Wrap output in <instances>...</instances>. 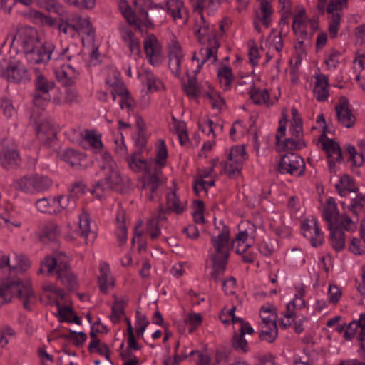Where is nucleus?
Masks as SVG:
<instances>
[{
    "instance_id": "nucleus-1",
    "label": "nucleus",
    "mask_w": 365,
    "mask_h": 365,
    "mask_svg": "<svg viewBox=\"0 0 365 365\" xmlns=\"http://www.w3.org/2000/svg\"><path fill=\"white\" fill-rule=\"evenodd\" d=\"M215 232L211 237L215 253L212 255L211 278L217 282L224 274L230 256V229L222 221H215Z\"/></svg>"
},
{
    "instance_id": "nucleus-2",
    "label": "nucleus",
    "mask_w": 365,
    "mask_h": 365,
    "mask_svg": "<svg viewBox=\"0 0 365 365\" xmlns=\"http://www.w3.org/2000/svg\"><path fill=\"white\" fill-rule=\"evenodd\" d=\"M25 56L31 63H46L52 58L55 46L51 43H42L36 29L29 27L19 34Z\"/></svg>"
},
{
    "instance_id": "nucleus-3",
    "label": "nucleus",
    "mask_w": 365,
    "mask_h": 365,
    "mask_svg": "<svg viewBox=\"0 0 365 365\" xmlns=\"http://www.w3.org/2000/svg\"><path fill=\"white\" fill-rule=\"evenodd\" d=\"M46 267L47 275L56 274V279L68 289H74L78 285L76 276L69 264V257L61 252H54L52 256H46L41 263L38 274L44 272Z\"/></svg>"
},
{
    "instance_id": "nucleus-4",
    "label": "nucleus",
    "mask_w": 365,
    "mask_h": 365,
    "mask_svg": "<svg viewBox=\"0 0 365 365\" xmlns=\"http://www.w3.org/2000/svg\"><path fill=\"white\" fill-rule=\"evenodd\" d=\"M168 151L164 140H160L157 148L156 158L150 162L148 174L143 177L142 190L149 200L158 197V190L163 184L162 168L165 165Z\"/></svg>"
},
{
    "instance_id": "nucleus-5",
    "label": "nucleus",
    "mask_w": 365,
    "mask_h": 365,
    "mask_svg": "<svg viewBox=\"0 0 365 365\" xmlns=\"http://www.w3.org/2000/svg\"><path fill=\"white\" fill-rule=\"evenodd\" d=\"M14 296L20 300L26 309L31 310L36 296L29 282L7 279L0 282V307L11 302Z\"/></svg>"
},
{
    "instance_id": "nucleus-6",
    "label": "nucleus",
    "mask_w": 365,
    "mask_h": 365,
    "mask_svg": "<svg viewBox=\"0 0 365 365\" xmlns=\"http://www.w3.org/2000/svg\"><path fill=\"white\" fill-rule=\"evenodd\" d=\"M100 168L103 173L104 183L98 181L92 190V193L99 199L109 191L115 190L122 182L117 165L110 153L105 152L102 154Z\"/></svg>"
},
{
    "instance_id": "nucleus-7",
    "label": "nucleus",
    "mask_w": 365,
    "mask_h": 365,
    "mask_svg": "<svg viewBox=\"0 0 365 365\" xmlns=\"http://www.w3.org/2000/svg\"><path fill=\"white\" fill-rule=\"evenodd\" d=\"M198 40L201 43H205V41H207V46L202 48L200 51V53L204 56V58L202 62L198 64L197 70L195 73L200 72L203 64L212 57L214 58V61H217V53L220 47V43L215 37L214 29L210 28L208 24L205 23L202 26H200L197 30Z\"/></svg>"
},
{
    "instance_id": "nucleus-8",
    "label": "nucleus",
    "mask_w": 365,
    "mask_h": 365,
    "mask_svg": "<svg viewBox=\"0 0 365 365\" xmlns=\"http://www.w3.org/2000/svg\"><path fill=\"white\" fill-rule=\"evenodd\" d=\"M277 170L281 174H289L299 177L304 173L305 164L303 158L299 155L294 153H289L281 157Z\"/></svg>"
},
{
    "instance_id": "nucleus-9",
    "label": "nucleus",
    "mask_w": 365,
    "mask_h": 365,
    "mask_svg": "<svg viewBox=\"0 0 365 365\" xmlns=\"http://www.w3.org/2000/svg\"><path fill=\"white\" fill-rule=\"evenodd\" d=\"M245 155L244 146H234L231 148L227 160L223 163L224 171L229 178H233L240 175Z\"/></svg>"
},
{
    "instance_id": "nucleus-10",
    "label": "nucleus",
    "mask_w": 365,
    "mask_h": 365,
    "mask_svg": "<svg viewBox=\"0 0 365 365\" xmlns=\"http://www.w3.org/2000/svg\"><path fill=\"white\" fill-rule=\"evenodd\" d=\"M344 336L346 340L356 336L360 343L359 350L360 356L365 360V313L361 314L358 320L349 323L344 331Z\"/></svg>"
},
{
    "instance_id": "nucleus-11",
    "label": "nucleus",
    "mask_w": 365,
    "mask_h": 365,
    "mask_svg": "<svg viewBox=\"0 0 365 365\" xmlns=\"http://www.w3.org/2000/svg\"><path fill=\"white\" fill-rule=\"evenodd\" d=\"M287 120L283 122L280 120L279 126L276 134L277 146L281 147L284 150H299L307 146L304 139H298L294 137H289L284 140L281 138L285 135Z\"/></svg>"
},
{
    "instance_id": "nucleus-12",
    "label": "nucleus",
    "mask_w": 365,
    "mask_h": 365,
    "mask_svg": "<svg viewBox=\"0 0 365 365\" xmlns=\"http://www.w3.org/2000/svg\"><path fill=\"white\" fill-rule=\"evenodd\" d=\"M302 230L305 237L309 238L313 247H318L322 245L324 235L321 232L317 220L314 217L304 220L302 224Z\"/></svg>"
},
{
    "instance_id": "nucleus-13",
    "label": "nucleus",
    "mask_w": 365,
    "mask_h": 365,
    "mask_svg": "<svg viewBox=\"0 0 365 365\" xmlns=\"http://www.w3.org/2000/svg\"><path fill=\"white\" fill-rule=\"evenodd\" d=\"M338 122L346 128H351L356 122V118L350 108L349 99L341 96L335 106Z\"/></svg>"
},
{
    "instance_id": "nucleus-14",
    "label": "nucleus",
    "mask_w": 365,
    "mask_h": 365,
    "mask_svg": "<svg viewBox=\"0 0 365 365\" xmlns=\"http://www.w3.org/2000/svg\"><path fill=\"white\" fill-rule=\"evenodd\" d=\"M144 50L149 62L154 66L162 63L161 46L154 35H150L143 42Z\"/></svg>"
},
{
    "instance_id": "nucleus-15",
    "label": "nucleus",
    "mask_w": 365,
    "mask_h": 365,
    "mask_svg": "<svg viewBox=\"0 0 365 365\" xmlns=\"http://www.w3.org/2000/svg\"><path fill=\"white\" fill-rule=\"evenodd\" d=\"M7 80L16 83H26L30 81L29 73L21 61H16L8 65L4 72Z\"/></svg>"
},
{
    "instance_id": "nucleus-16",
    "label": "nucleus",
    "mask_w": 365,
    "mask_h": 365,
    "mask_svg": "<svg viewBox=\"0 0 365 365\" xmlns=\"http://www.w3.org/2000/svg\"><path fill=\"white\" fill-rule=\"evenodd\" d=\"M20 162V155L14 144L4 146L0 150V164L5 169L16 168Z\"/></svg>"
},
{
    "instance_id": "nucleus-17",
    "label": "nucleus",
    "mask_w": 365,
    "mask_h": 365,
    "mask_svg": "<svg viewBox=\"0 0 365 365\" xmlns=\"http://www.w3.org/2000/svg\"><path fill=\"white\" fill-rule=\"evenodd\" d=\"M169 68L172 73L176 76L181 73V62L184 55L180 44L175 40L171 41L169 44Z\"/></svg>"
},
{
    "instance_id": "nucleus-18",
    "label": "nucleus",
    "mask_w": 365,
    "mask_h": 365,
    "mask_svg": "<svg viewBox=\"0 0 365 365\" xmlns=\"http://www.w3.org/2000/svg\"><path fill=\"white\" fill-rule=\"evenodd\" d=\"M339 216L334 199L329 197L324 205L322 212V217L328 223L329 229L339 227V221L337 219Z\"/></svg>"
},
{
    "instance_id": "nucleus-19",
    "label": "nucleus",
    "mask_w": 365,
    "mask_h": 365,
    "mask_svg": "<svg viewBox=\"0 0 365 365\" xmlns=\"http://www.w3.org/2000/svg\"><path fill=\"white\" fill-rule=\"evenodd\" d=\"M36 135L43 145L50 147L56 138V133L50 122L43 120L36 128Z\"/></svg>"
},
{
    "instance_id": "nucleus-20",
    "label": "nucleus",
    "mask_w": 365,
    "mask_h": 365,
    "mask_svg": "<svg viewBox=\"0 0 365 365\" xmlns=\"http://www.w3.org/2000/svg\"><path fill=\"white\" fill-rule=\"evenodd\" d=\"M79 72L70 65H63L56 71L57 80L64 86H71L76 83Z\"/></svg>"
},
{
    "instance_id": "nucleus-21",
    "label": "nucleus",
    "mask_w": 365,
    "mask_h": 365,
    "mask_svg": "<svg viewBox=\"0 0 365 365\" xmlns=\"http://www.w3.org/2000/svg\"><path fill=\"white\" fill-rule=\"evenodd\" d=\"M121 37L129 48L131 54L140 56L141 53L140 40L135 34L128 27L122 26L120 29Z\"/></svg>"
},
{
    "instance_id": "nucleus-22",
    "label": "nucleus",
    "mask_w": 365,
    "mask_h": 365,
    "mask_svg": "<svg viewBox=\"0 0 365 365\" xmlns=\"http://www.w3.org/2000/svg\"><path fill=\"white\" fill-rule=\"evenodd\" d=\"M305 9H302L294 16L292 29L295 34L302 38H309V19H307Z\"/></svg>"
},
{
    "instance_id": "nucleus-23",
    "label": "nucleus",
    "mask_w": 365,
    "mask_h": 365,
    "mask_svg": "<svg viewBox=\"0 0 365 365\" xmlns=\"http://www.w3.org/2000/svg\"><path fill=\"white\" fill-rule=\"evenodd\" d=\"M36 77L34 81L35 90L34 93L50 95V91L55 87V82L48 79L44 75L40 73L38 69L35 70Z\"/></svg>"
},
{
    "instance_id": "nucleus-24",
    "label": "nucleus",
    "mask_w": 365,
    "mask_h": 365,
    "mask_svg": "<svg viewBox=\"0 0 365 365\" xmlns=\"http://www.w3.org/2000/svg\"><path fill=\"white\" fill-rule=\"evenodd\" d=\"M329 79L326 75L320 74L316 76L314 87V94L319 101H325L329 96Z\"/></svg>"
},
{
    "instance_id": "nucleus-25",
    "label": "nucleus",
    "mask_w": 365,
    "mask_h": 365,
    "mask_svg": "<svg viewBox=\"0 0 365 365\" xmlns=\"http://www.w3.org/2000/svg\"><path fill=\"white\" fill-rule=\"evenodd\" d=\"M79 233L84 237L86 244L92 242L96 238V234L90 229V217L86 212H83L79 216L78 222Z\"/></svg>"
},
{
    "instance_id": "nucleus-26",
    "label": "nucleus",
    "mask_w": 365,
    "mask_h": 365,
    "mask_svg": "<svg viewBox=\"0 0 365 365\" xmlns=\"http://www.w3.org/2000/svg\"><path fill=\"white\" fill-rule=\"evenodd\" d=\"M168 13L173 17L175 21L183 19L187 21V12L184 8V4L180 0H170L167 3Z\"/></svg>"
},
{
    "instance_id": "nucleus-27",
    "label": "nucleus",
    "mask_w": 365,
    "mask_h": 365,
    "mask_svg": "<svg viewBox=\"0 0 365 365\" xmlns=\"http://www.w3.org/2000/svg\"><path fill=\"white\" fill-rule=\"evenodd\" d=\"M76 19L77 33L82 35V42L84 43L86 38H93L95 31L88 19L83 18L80 15L75 14Z\"/></svg>"
},
{
    "instance_id": "nucleus-28",
    "label": "nucleus",
    "mask_w": 365,
    "mask_h": 365,
    "mask_svg": "<svg viewBox=\"0 0 365 365\" xmlns=\"http://www.w3.org/2000/svg\"><path fill=\"white\" fill-rule=\"evenodd\" d=\"M98 285L100 290L103 293H107L108 289L114 285L113 279L110 276L109 266L106 263H102L100 265Z\"/></svg>"
},
{
    "instance_id": "nucleus-29",
    "label": "nucleus",
    "mask_w": 365,
    "mask_h": 365,
    "mask_svg": "<svg viewBox=\"0 0 365 365\" xmlns=\"http://www.w3.org/2000/svg\"><path fill=\"white\" fill-rule=\"evenodd\" d=\"M272 14L273 9L271 4L267 0H263L260 4V11H255V17L260 21L266 28H268L270 26Z\"/></svg>"
},
{
    "instance_id": "nucleus-30",
    "label": "nucleus",
    "mask_w": 365,
    "mask_h": 365,
    "mask_svg": "<svg viewBox=\"0 0 365 365\" xmlns=\"http://www.w3.org/2000/svg\"><path fill=\"white\" fill-rule=\"evenodd\" d=\"M250 99L255 104H269V94L266 89L255 88L253 81L250 83V91H248Z\"/></svg>"
},
{
    "instance_id": "nucleus-31",
    "label": "nucleus",
    "mask_w": 365,
    "mask_h": 365,
    "mask_svg": "<svg viewBox=\"0 0 365 365\" xmlns=\"http://www.w3.org/2000/svg\"><path fill=\"white\" fill-rule=\"evenodd\" d=\"M336 189L339 194L343 197L346 196V193L349 192H357L359 188L355 185V182L349 175H343L339 183H336Z\"/></svg>"
},
{
    "instance_id": "nucleus-32",
    "label": "nucleus",
    "mask_w": 365,
    "mask_h": 365,
    "mask_svg": "<svg viewBox=\"0 0 365 365\" xmlns=\"http://www.w3.org/2000/svg\"><path fill=\"white\" fill-rule=\"evenodd\" d=\"M330 234V242L332 247L339 252L345 247V235L344 232L339 229V227H335L333 229H329Z\"/></svg>"
},
{
    "instance_id": "nucleus-33",
    "label": "nucleus",
    "mask_w": 365,
    "mask_h": 365,
    "mask_svg": "<svg viewBox=\"0 0 365 365\" xmlns=\"http://www.w3.org/2000/svg\"><path fill=\"white\" fill-rule=\"evenodd\" d=\"M106 83L111 88L110 92L114 100L116 96H122L128 94V91L125 87L123 82L117 76L113 78L109 77L106 80Z\"/></svg>"
},
{
    "instance_id": "nucleus-34",
    "label": "nucleus",
    "mask_w": 365,
    "mask_h": 365,
    "mask_svg": "<svg viewBox=\"0 0 365 365\" xmlns=\"http://www.w3.org/2000/svg\"><path fill=\"white\" fill-rule=\"evenodd\" d=\"M319 141L322 142L323 149L327 155L330 153L336 154V158H342V153L339 143L328 138L324 132L320 135Z\"/></svg>"
},
{
    "instance_id": "nucleus-35",
    "label": "nucleus",
    "mask_w": 365,
    "mask_h": 365,
    "mask_svg": "<svg viewBox=\"0 0 365 365\" xmlns=\"http://www.w3.org/2000/svg\"><path fill=\"white\" fill-rule=\"evenodd\" d=\"M119 9L129 24L133 25L137 28L141 26V20L137 18L135 14L132 11L127 1H120Z\"/></svg>"
},
{
    "instance_id": "nucleus-36",
    "label": "nucleus",
    "mask_w": 365,
    "mask_h": 365,
    "mask_svg": "<svg viewBox=\"0 0 365 365\" xmlns=\"http://www.w3.org/2000/svg\"><path fill=\"white\" fill-rule=\"evenodd\" d=\"M360 153V160H356V150L354 146L349 145L347 148V153L349 154V160L352 161L354 166H361L365 162V140H361L358 144Z\"/></svg>"
},
{
    "instance_id": "nucleus-37",
    "label": "nucleus",
    "mask_w": 365,
    "mask_h": 365,
    "mask_svg": "<svg viewBox=\"0 0 365 365\" xmlns=\"http://www.w3.org/2000/svg\"><path fill=\"white\" fill-rule=\"evenodd\" d=\"M217 78L221 87L225 91L230 90L233 76L232 69L228 66H224L218 70Z\"/></svg>"
},
{
    "instance_id": "nucleus-38",
    "label": "nucleus",
    "mask_w": 365,
    "mask_h": 365,
    "mask_svg": "<svg viewBox=\"0 0 365 365\" xmlns=\"http://www.w3.org/2000/svg\"><path fill=\"white\" fill-rule=\"evenodd\" d=\"M140 76L141 81L147 85L148 91H155L159 88L161 82L152 72L148 70H144Z\"/></svg>"
},
{
    "instance_id": "nucleus-39",
    "label": "nucleus",
    "mask_w": 365,
    "mask_h": 365,
    "mask_svg": "<svg viewBox=\"0 0 365 365\" xmlns=\"http://www.w3.org/2000/svg\"><path fill=\"white\" fill-rule=\"evenodd\" d=\"M83 158V155L82 154L76 152L73 149L65 150L62 153V159L73 168L80 167Z\"/></svg>"
},
{
    "instance_id": "nucleus-40",
    "label": "nucleus",
    "mask_w": 365,
    "mask_h": 365,
    "mask_svg": "<svg viewBox=\"0 0 365 365\" xmlns=\"http://www.w3.org/2000/svg\"><path fill=\"white\" fill-rule=\"evenodd\" d=\"M278 330L277 324H272L269 325H262V330L259 333V338L262 341H266L272 343L277 338Z\"/></svg>"
},
{
    "instance_id": "nucleus-41",
    "label": "nucleus",
    "mask_w": 365,
    "mask_h": 365,
    "mask_svg": "<svg viewBox=\"0 0 365 365\" xmlns=\"http://www.w3.org/2000/svg\"><path fill=\"white\" fill-rule=\"evenodd\" d=\"M125 212L121 210L117 214L116 221L118 224L117 236L120 245L125 243L127 240V227L125 224Z\"/></svg>"
},
{
    "instance_id": "nucleus-42",
    "label": "nucleus",
    "mask_w": 365,
    "mask_h": 365,
    "mask_svg": "<svg viewBox=\"0 0 365 365\" xmlns=\"http://www.w3.org/2000/svg\"><path fill=\"white\" fill-rule=\"evenodd\" d=\"M139 155H140L138 153H133L131 156L128 158L127 162L129 167L135 171L145 169L146 173L145 175H146L148 174V167L150 165V162L147 163L145 160L141 159Z\"/></svg>"
},
{
    "instance_id": "nucleus-43",
    "label": "nucleus",
    "mask_w": 365,
    "mask_h": 365,
    "mask_svg": "<svg viewBox=\"0 0 365 365\" xmlns=\"http://www.w3.org/2000/svg\"><path fill=\"white\" fill-rule=\"evenodd\" d=\"M16 189L27 193H33L34 191V184L33 176H24L15 182Z\"/></svg>"
},
{
    "instance_id": "nucleus-44",
    "label": "nucleus",
    "mask_w": 365,
    "mask_h": 365,
    "mask_svg": "<svg viewBox=\"0 0 365 365\" xmlns=\"http://www.w3.org/2000/svg\"><path fill=\"white\" fill-rule=\"evenodd\" d=\"M232 345L238 352L247 353L249 351L248 343L245 339V335L235 333L232 339Z\"/></svg>"
},
{
    "instance_id": "nucleus-45",
    "label": "nucleus",
    "mask_w": 365,
    "mask_h": 365,
    "mask_svg": "<svg viewBox=\"0 0 365 365\" xmlns=\"http://www.w3.org/2000/svg\"><path fill=\"white\" fill-rule=\"evenodd\" d=\"M33 17L34 20L41 26L51 28L56 27V19L46 15L41 11H34Z\"/></svg>"
},
{
    "instance_id": "nucleus-46",
    "label": "nucleus",
    "mask_w": 365,
    "mask_h": 365,
    "mask_svg": "<svg viewBox=\"0 0 365 365\" xmlns=\"http://www.w3.org/2000/svg\"><path fill=\"white\" fill-rule=\"evenodd\" d=\"M168 209L177 214L183 212V207L180 205V200L177 197L175 192L168 193L167 195Z\"/></svg>"
},
{
    "instance_id": "nucleus-47",
    "label": "nucleus",
    "mask_w": 365,
    "mask_h": 365,
    "mask_svg": "<svg viewBox=\"0 0 365 365\" xmlns=\"http://www.w3.org/2000/svg\"><path fill=\"white\" fill-rule=\"evenodd\" d=\"M33 178L35 192H42L46 190L51 187L52 184L51 180L48 177L36 175L33 176Z\"/></svg>"
},
{
    "instance_id": "nucleus-48",
    "label": "nucleus",
    "mask_w": 365,
    "mask_h": 365,
    "mask_svg": "<svg viewBox=\"0 0 365 365\" xmlns=\"http://www.w3.org/2000/svg\"><path fill=\"white\" fill-rule=\"evenodd\" d=\"M56 203V198L54 197L51 202H49L46 197H43L36 202L37 210L43 213H51L53 210V206Z\"/></svg>"
},
{
    "instance_id": "nucleus-49",
    "label": "nucleus",
    "mask_w": 365,
    "mask_h": 365,
    "mask_svg": "<svg viewBox=\"0 0 365 365\" xmlns=\"http://www.w3.org/2000/svg\"><path fill=\"white\" fill-rule=\"evenodd\" d=\"M331 14V17L329 20V31L331 38H334L338 33L341 15L339 12H333Z\"/></svg>"
},
{
    "instance_id": "nucleus-50",
    "label": "nucleus",
    "mask_w": 365,
    "mask_h": 365,
    "mask_svg": "<svg viewBox=\"0 0 365 365\" xmlns=\"http://www.w3.org/2000/svg\"><path fill=\"white\" fill-rule=\"evenodd\" d=\"M195 210L192 212L194 221L197 224H203L205 222V217L203 215L205 205L202 200L195 201Z\"/></svg>"
},
{
    "instance_id": "nucleus-51",
    "label": "nucleus",
    "mask_w": 365,
    "mask_h": 365,
    "mask_svg": "<svg viewBox=\"0 0 365 365\" xmlns=\"http://www.w3.org/2000/svg\"><path fill=\"white\" fill-rule=\"evenodd\" d=\"M202 321V317L200 314L190 313L185 319V323L191 327L189 329V332L192 333L197 327L201 324Z\"/></svg>"
},
{
    "instance_id": "nucleus-52",
    "label": "nucleus",
    "mask_w": 365,
    "mask_h": 365,
    "mask_svg": "<svg viewBox=\"0 0 365 365\" xmlns=\"http://www.w3.org/2000/svg\"><path fill=\"white\" fill-rule=\"evenodd\" d=\"M205 96L209 99L213 108L221 110L225 106V100L217 92H208Z\"/></svg>"
},
{
    "instance_id": "nucleus-53",
    "label": "nucleus",
    "mask_w": 365,
    "mask_h": 365,
    "mask_svg": "<svg viewBox=\"0 0 365 365\" xmlns=\"http://www.w3.org/2000/svg\"><path fill=\"white\" fill-rule=\"evenodd\" d=\"M51 95L40 94L34 93V105L40 110H44L48 102L51 101Z\"/></svg>"
},
{
    "instance_id": "nucleus-54",
    "label": "nucleus",
    "mask_w": 365,
    "mask_h": 365,
    "mask_svg": "<svg viewBox=\"0 0 365 365\" xmlns=\"http://www.w3.org/2000/svg\"><path fill=\"white\" fill-rule=\"evenodd\" d=\"M58 307V314L60 322H69L73 316V310L68 306H61L59 302L56 303Z\"/></svg>"
},
{
    "instance_id": "nucleus-55",
    "label": "nucleus",
    "mask_w": 365,
    "mask_h": 365,
    "mask_svg": "<svg viewBox=\"0 0 365 365\" xmlns=\"http://www.w3.org/2000/svg\"><path fill=\"white\" fill-rule=\"evenodd\" d=\"M56 198L59 206L63 210H72L76 206L75 197L73 196H58Z\"/></svg>"
},
{
    "instance_id": "nucleus-56",
    "label": "nucleus",
    "mask_w": 365,
    "mask_h": 365,
    "mask_svg": "<svg viewBox=\"0 0 365 365\" xmlns=\"http://www.w3.org/2000/svg\"><path fill=\"white\" fill-rule=\"evenodd\" d=\"M123 314H124V303L121 301L116 302L112 307L110 319L113 323H117Z\"/></svg>"
},
{
    "instance_id": "nucleus-57",
    "label": "nucleus",
    "mask_w": 365,
    "mask_h": 365,
    "mask_svg": "<svg viewBox=\"0 0 365 365\" xmlns=\"http://www.w3.org/2000/svg\"><path fill=\"white\" fill-rule=\"evenodd\" d=\"M290 137L298 139H304L302 119H297L296 123H292L289 128Z\"/></svg>"
},
{
    "instance_id": "nucleus-58",
    "label": "nucleus",
    "mask_w": 365,
    "mask_h": 365,
    "mask_svg": "<svg viewBox=\"0 0 365 365\" xmlns=\"http://www.w3.org/2000/svg\"><path fill=\"white\" fill-rule=\"evenodd\" d=\"M364 202L365 197L361 193L358 194L356 197L352 200L349 210L354 215H358V212L363 210Z\"/></svg>"
},
{
    "instance_id": "nucleus-59",
    "label": "nucleus",
    "mask_w": 365,
    "mask_h": 365,
    "mask_svg": "<svg viewBox=\"0 0 365 365\" xmlns=\"http://www.w3.org/2000/svg\"><path fill=\"white\" fill-rule=\"evenodd\" d=\"M65 1L78 9H91L96 5V0H65Z\"/></svg>"
},
{
    "instance_id": "nucleus-60",
    "label": "nucleus",
    "mask_w": 365,
    "mask_h": 365,
    "mask_svg": "<svg viewBox=\"0 0 365 365\" xmlns=\"http://www.w3.org/2000/svg\"><path fill=\"white\" fill-rule=\"evenodd\" d=\"M59 233L60 230L58 226L52 224L45 227L42 237L43 240H45V239H48V240H54L59 235Z\"/></svg>"
},
{
    "instance_id": "nucleus-61",
    "label": "nucleus",
    "mask_w": 365,
    "mask_h": 365,
    "mask_svg": "<svg viewBox=\"0 0 365 365\" xmlns=\"http://www.w3.org/2000/svg\"><path fill=\"white\" fill-rule=\"evenodd\" d=\"M337 220L339 221V229L341 230L344 228L347 231H352L356 228L355 223L346 215L339 216Z\"/></svg>"
},
{
    "instance_id": "nucleus-62",
    "label": "nucleus",
    "mask_w": 365,
    "mask_h": 365,
    "mask_svg": "<svg viewBox=\"0 0 365 365\" xmlns=\"http://www.w3.org/2000/svg\"><path fill=\"white\" fill-rule=\"evenodd\" d=\"M329 294V302L334 304H336L341 297V291L335 284H330L328 290Z\"/></svg>"
},
{
    "instance_id": "nucleus-63",
    "label": "nucleus",
    "mask_w": 365,
    "mask_h": 365,
    "mask_svg": "<svg viewBox=\"0 0 365 365\" xmlns=\"http://www.w3.org/2000/svg\"><path fill=\"white\" fill-rule=\"evenodd\" d=\"M349 250L355 255H363L365 253V244L360 239L353 238Z\"/></svg>"
},
{
    "instance_id": "nucleus-64",
    "label": "nucleus",
    "mask_w": 365,
    "mask_h": 365,
    "mask_svg": "<svg viewBox=\"0 0 365 365\" xmlns=\"http://www.w3.org/2000/svg\"><path fill=\"white\" fill-rule=\"evenodd\" d=\"M85 140L94 148H101L103 145L100 137L93 131H86Z\"/></svg>"
}]
</instances>
